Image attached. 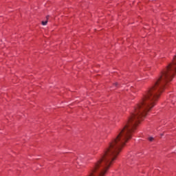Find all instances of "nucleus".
Listing matches in <instances>:
<instances>
[{"mask_svg":"<svg viewBox=\"0 0 176 176\" xmlns=\"http://www.w3.org/2000/svg\"><path fill=\"white\" fill-rule=\"evenodd\" d=\"M50 17V16H49V15L46 16V21H43L41 22L42 25H47V21H49Z\"/></svg>","mask_w":176,"mask_h":176,"instance_id":"1","label":"nucleus"},{"mask_svg":"<svg viewBox=\"0 0 176 176\" xmlns=\"http://www.w3.org/2000/svg\"><path fill=\"white\" fill-rule=\"evenodd\" d=\"M113 86H115V87H116V89H118V88L119 87V83L115 82V83L113 84Z\"/></svg>","mask_w":176,"mask_h":176,"instance_id":"2","label":"nucleus"},{"mask_svg":"<svg viewBox=\"0 0 176 176\" xmlns=\"http://www.w3.org/2000/svg\"><path fill=\"white\" fill-rule=\"evenodd\" d=\"M148 141H150V142H152V141H153V137H150L148 138Z\"/></svg>","mask_w":176,"mask_h":176,"instance_id":"3","label":"nucleus"}]
</instances>
